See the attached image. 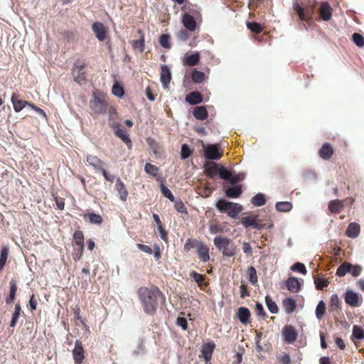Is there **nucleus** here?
Segmentation results:
<instances>
[{
	"mask_svg": "<svg viewBox=\"0 0 364 364\" xmlns=\"http://www.w3.org/2000/svg\"><path fill=\"white\" fill-rule=\"evenodd\" d=\"M343 202L339 200H331L328 203V209L331 212L338 213L343 208Z\"/></svg>",
	"mask_w": 364,
	"mask_h": 364,
	"instance_id": "nucleus-27",
	"label": "nucleus"
},
{
	"mask_svg": "<svg viewBox=\"0 0 364 364\" xmlns=\"http://www.w3.org/2000/svg\"><path fill=\"white\" fill-rule=\"evenodd\" d=\"M352 339L363 340L364 330L358 326H353L352 332Z\"/></svg>",
	"mask_w": 364,
	"mask_h": 364,
	"instance_id": "nucleus-41",
	"label": "nucleus"
},
{
	"mask_svg": "<svg viewBox=\"0 0 364 364\" xmlns=\"http://www.w3.org/2000/svg\"><path fill=\"white\" fill-rule=\"evenodd\" d=\"M320 16L326 21H329L331 18V9L327 2H322L320 9Z\"/></svg>",
	"mask_w": 364,
	"mask_h": 364,
	"instance_id": "nucleus-17",
	"label": "nucleus"
},
{
	"mask_svg": "<svg viewBox=\"0 0 364 364\" xmlns=\"http://www.w3.org/2000/svg\"><path fill=\"white\" fill-rule=\"evenodd\" d=\"M190 276L198 285H201L204 279V277L202 274L193 271L191 272Z\"/></svg>",
	"mask_w": 364,
	"mask_h": 364,
	"instance_id": "nucleus-58",
	"label": "nucleus"
},
{
	"mask_svg": "<svg viewBox=\"0 0 364 364\" xmlns=\"http://www.w3.org/2000/svg\"><path fill=\"white\" fill-rule=\"evenodd\" d=\"M246 25L248 29L255 33H259L262 31V27L259 23L248 21L246 23Z\"/></svg>",
	"mask_w": 364,
	"mask_h": 364,
	"instance_id": "nucleus-45",
	"label": "nucleus"
},
{
	"mask_svg": "<svg viewBox=\"0 0 364 364\" xmlns=\"http://www.w3.org/2000/svg\"><path fill=\"white\" fill-rule=\"evenodd\" d=\"M87 216L89 221L92 224L100 225L102 221V218L100 215L94 213H87Z\"/></svg>",
	"mask_w": 364,
	"mask_h": 364,
	"instance_id": "nucleus-47",
	"label": "nucleus"
},
{
	"mask_svg": "<svg viewBox=\"0 0 364 364\" xmlns=\"http://www.w3.org/2000/svg\"><path fill=\"white\" fill-rule=\"evenodd\" d=\"M177 325L181 327L183 330H186L188 328V322L184 317H178L176 321Z\"/></svg>",
	"mask_w": 364,
	"mask_h": 364,
	"instance_id": "nucleus-61",
	"label": "nucleus"
},
{
	"mask_svg": "<svg viewBox=\"0 0 364 364\" xmlns=\"http://www.w3.org/2000/svg\"><path fill=\"white\" fill-rule=\"evenodd\" d=\"M138 294L143 304L144 311L148 314H153L156 311L158 307L159 299H165L164 294L156 287L151 289L140 287L138 290Z\"/></svg>",
	"mask_w": 364,
	"mask_h": 364,
	"instance_id": "nucleus-1",
	"label": "nucleus"
},
{
	"mask_svg": "<svg viewBox=\"0 0 364 364\" xmlns=\"http://www.w3.org/2000/svg\"><path fill=\"white\" fill-rule=\"evenodd\" d=\"M21 311V307L20 304H16L15 305L14 312L12 314V318L10 322V327H14L16 325L18 319L20 316Z\"/></svg>",
	"mask_w": 364,
	"mask_h": 364,
	"instance_id": "nucleus-38",
	"label": "nucleus"
},
{
	"mask_svg": "<svg viewBox=\"0 0 364 364\" xmlns=\"http://www.w3.org/2000/svg\"><path fill=\"white\" fill-rule=\"evenodd\" d=\"M352 39L354 43L360 47L362 48L364 46V38L362 35L358 33H355L352 36Z\"/></svg>",
	"mask_w": 364,
	"mask_h": 364,
	"instance_id": "nucleus-52",
	"label": "nucleus"
},
{
	"mask_svg": "<svg viewBox=\"0 0 364 364\" xmlns=\"http://www.w3.org/2000/svg\"><path fill=\"white\" fill-rule=\"evenodd\" d=\"M196 247L197 249V254L198 257L203 262H208L210 259L209 248L203 242L197 240H191L188 239L185 244V249L190 250L191 248Z\"/></svg>",
	"mask_w": 364,
	"mask_h": 364,
	"instance_id": "nucleus-5",
	"label": "nucleus"
},
{
	"mask_svg": "<svg viewBox=\"0 0 364 364\" xmlns=\"http://www.w3.org/2000/svg\"><path fill=\"white\" fill-rule=\"evenodd\" d=\"M204 148V156L209 160H218L222 155L219 152L218 144L203 145Z\"/></svg>",
	"mask_w": 364,
	"mask_h": 364,
	"instance_id": "nucleus-6",
	"label": "nucleus"
},
{
	"mask_svg": "<svg viewBox=\"0 0 364 364\" xmlns=\"http://www.w3.org/2000/svg\"><path fill=\"white\" fill-rule=\"evenodd\" d=\"M171 80V74L170 69L167 65H163L161 67L160 80L164 88L166 89L168 87Z\"/></svg>",
	"mask_w": 364,
	"mask_h": 364,
	"instance_id": "nucleus-10",
	"label": "nucleus"
},
{
	"mask_svg": "<svg viewBox=\"0 0 364 364\" xmlns=\"http://www.w3.org/2000/svg\"><path fill=\"white\" fill-rule=\"evenodd\" d=\"M294 9L295 11L296 12V14H298V16H299L301 20L306 19L304 10L298 3H296L294 4Z\"/></svg>",
	"mask_w": 364,
	"mask_h": 364,
	"instance_id": "nucleus-60",
	"label": "nucleus"
},
{
	"mask_svg": "<svg viewBox=\"0 0 364 364\" xmlns=\"http://www.w3.org/2000/svg\"><path fill=\"white\" fill-rule=\"evenodd\" d=\"M282 336L284 342L292 343L296 340L298 334L294 326H286L282 329Z\"/></svg>",
	"mask_w": 364,
	"mask_h": 364,
	"instance_id": "nucleus-7",
	"label": "nucleus"
},
{
	"mask_svg": "<svg viewBox=\"0 0 364 364\" xmlns=\"http://www.w3.org/2000/svg\"><path fill=\"white\" fill-rule=\"evenodd\" d=\"M251 203L255 206H262L265 204L266 199L263 193H259L251 198Z\"/></svg>",
	"mask_w": 364,
	"mask_h": 364,
	"instance_id": "nucleus-36",
	"label": "nucleus"
},
{
	"mask_svg": "<svg viewBox=\"0 0 364 364\" xmlns=\"http://www.w3.org/2000/svg\"><path fill=\"white\" fill-rule=\"evenodd\" d=\"M177 37L182 41H185L188 39L189 34L186 30H181L177 33Z\"/></svg>",
	"mask_w": 364,
	"mask_h": 364,
	"instance_id": "nucleus-62",
	"label": "nucleus"
},
{
	"mask_svg": "<svg viewBox=\"0 0 364 364\" xmlns=\"http://www.w3.org/2000/svg\"><path fill=\"white\" fill-rule=\"evenodd\" d=\"M208 176L213 177L217 172H218L219 168L215 162H206L204 165Z\"/></svg>",
	"mask_w": 364,
	"mask_h": 364,
	"instance_id": "nucleus-30",
	"label": "nucleus"
},
{
	"mask_svg": "<svg viewBox=\"0 0 364 364\" xmlns=\"http://www.w3.org/2000/svg\"><path fill=\"white\" fill-rule=\"evenodd\" d=\"M350 267L351 264L350 262H345L342 263L336 270V275L340 277H344L346 273L349 272Z\"/></svg>",
	"mask_w": 364,
	"mask_h": 364,
	"instance_id": "nucleus-33",
	"label": "nucleus"
},
{
	"mask_svg": "<svg viewBox=\"0 0 364 364\" xmlns=\"http://www.w3.org/2000/svg\"><path fill=\"white\" fill-rule=\"evenodd\" d=\"M318 153L321 158L328 160L331 157L333 150L329 144L325 143L319 149Z\"/></svg>",
	"mask_w": 364,
	"mask_h": 364,
	"instance_id": "nucleus-21",
	"label": "nucleus"
},
{
	"mask_svg": "<svg viewBox=\"0 0 364 364\" xmlns=\"http://www.w3.org/2000/svg\"><path fill=\"white\" fill-rule=\"evenodd\" d=\"M182 23L188 31H193L196 28L195 18L189 14H185L182 16Z\"/></svg>",
	"mask_w": 364,
	"mask_h": 364,
	"instance_id": "nucleus-14",
	"label": "nucleus"
},
{
	"mask_svg": "<svg viewBox=\"0 0 364 364\" xmlns=\"http://www.w3.org/2000/svg\"><path fill=\"white\" fill-rule=\"evenodd\" d=\"M341 301L336 294H333L330 299V311H338L341 309Z\"/></svg>",
	"mask_w": 364,
	"mask_h": 364,
	"instance_id": "nucleus-26",
	"label": "nucleus"
},
{
	"mask_svg": "<svg viewBox=\"0 0 364 364\" xmlns=\"http://www.w3.org/2000/svg\"><path fill=\"white\" fill-rule=\"evenodd\" d=\"M257 215L244 217L242 218L241 223L245 228L252 226L255 223V220H257Z\"/></svg>",
	"mask_w": 364,
	"mask_h": 364,
	"instance_id": "nucleus-46",
	"label": "nucleus"
},
{
	"mask_svg": "<svg viewBox=\"0 0 364 364\" xmlns=\"http://www.w3.org/2000/svg\"><path fill=\"white\" fill-rule=\"evenodd\" d=\"M277 210L279 212H289L292 208L293 205L291 203L288 201L277 202L275 205Z\"/></svg>",
	"mask_w": 364,
	"mask_h": 364,
	"instance_id": "nucleus-32",
	"label": "nucleus"
},
{
	"mask_svg": "<svg viewBox=\"0 0 364 364\" xmlns=\"http://www.w3.org/2000/svg\"><path fill=\"white\" fill-rule=\"evenodd\" d=\"M237 317L243 325H247L250 322V311L244 306H241L237 309Z\"/></svg>",
	"mask_w": 364,
	"mask_h": 364,
	"instance_id": "nucleus-13",
	"label": "nucleus"
},
{
	"mask_svg": "<svg viewBox=\"0 0 364 364\" xmlns=\"http://www.w3.org/2000/svg\"><path fill=\"white\" fill-rule=\"evenodd\" d=\"M291 269L293 271L299 272L300 273H301L303 274H306L307 273L305 265L300 262H296V263L294 264L291 266Z\"/></svg>",
	"mask_w": 364,
	"mask_h": 364,
	"instance_id": "nucleus-55",
	"label": "nucleus"
},
{
	"mask_svg": "<svg viewBox=\"0 0 364 364\" xmlns=\"http://www.w3.org/2000/svg\"><path fill=\"white\" fill-rule=\"evenodd\" d=\"M191 154V151L189 149L188 146L186 144H183L181 146V158L182 159H186L190 156Z\"/></svg>",
	"mask_w": 364,
	"mask_h": 364,
	"instance_id": "nucleus-56",
	"label": "nucleus"
},
{
	"mask_svg": "<svg viewBox=\"0 0 364 364\" xmlns=\"http://www.w3.org/2000/svg\"><path fill=\"white\" fill-rule=\"evenodd\" d=\"M17 290V287L16 282L14 280H11L10 282V292L6 299V304H11L15 299L16 292Z\"/></svg>",
	"mask_w": 364,
	"mask_h": 364,
	"instance_id": "nucleus-35",
	"label": "nucleus"
},
{
	"mask_svg": "<svg viewBox=\"0 0 364 364\" xmlns=\"http://www.w3.org/2000/svg\"><path fill=\"white\" fill-rule=\"evenodd\" d=\"M92 29L99 41H104L106 38V28L101 22H95L92 26Z\"/></svg>",
	"mask_w": 364,
	"mask_h": 364,
	"instance_id": "nucleus-9",
	"label": "nucleus"
},
{
	"mask_svg": "<svg viewBox=\"0 0 364 364\" xmlns=\"http://www.w3.org/2000/svg\"><path fill=\"white\" fill-rule=\"evenodd\" d=\"M265 303H266L267 307L270 313L274 314L278 313L279 308H278L277 304L275 303V301H274L270 298V296L269 295L265 296Z\"/></svg>",
	"mask_w": 364,
	"mask_h": 364,
	"instance_id": "nucleus-34",
	"label": "nucleus"
},
{
	"mask_svg": "<svg viewBox=\"0 0 364 364\" xmlns=\"http://www.w3.org/2000/svg\"><path fill=\"white\" fill-rule=\"evenodd\" d=\"M73 356L75 364H80L85 358L84 348L79 340H76L75 342V348L73 350Z\"/></svg>",
	"mask_w": 364,
	"mask_h": 364,
	"instance_id": "nucleus-8",
	"label": "nucleus"
},
{
	"mask_svg": "<svg viewBox=\"0 0 364 364\" xmlns=\"http://www.w3.org/2000/svg\"><path fill=\"white\" fill-rule=\"evenodd\" d=\"M344 299L345 302L350 306L356 307L359 305V295L352 290L346 291Z\"/></svg>",
	"mask_w": 364,
	"mask_h": 364,
	"instance_id": "nucleus-11",
	"label": "nucleus"
},
{
	"mask_svg": "<svg viewBox=\"0 0 364 364\" xmlns=\"http://www.w3.org/2000/svg\"><path fill=\"white\" fill-rule=\"evenodd\" d=\"M90 108L92 114L99 115L106 112L107 103L105 95L98 91L92 92V97L90 101Z\"/></svg>",
	"mask_w": 364,
	"mask_h": 364,
	"instance_id": "nucleus-2",
	"label": "nucleus"
},
{
	"mask_svg": "<svg viewBox=\"0 0 364 364\" xmlns=\"http://www.w3.org/2000/svg\"><path fill=\"white\" fill-rule=\"evenodd\" d=\"M115 188L118 192L120 199L122 201H125L128 196V192L125 188L124 183L120 180V178L117 179Z\"/></svg>",
	"mask_w": 364,
	"mask_h": 364,
	"instance_id": "nucleus-18",
	"label": "nucleus"
},
{
	"mask_svg": "<svg viewBox=\"0 0 364 364\" xmlns=\"http://www.w3.org/2000/svg\"><path fill=\"white\" fill-rule=\"evenodd\" d=\"M215 344L213 343H208L203 346V353L206 360L210 359Z\"/></svg>",
	"mask_w": 364,
	"mask_h": 364,
	"instance_id": "nucleus-37",
	"label": "nucleus"
},
{
	"mask_svg": "<svg viewBox=\"0 0 364 364\" xmlns=\"http://www.w3.org/2000/svg\"><path fill=\"white\" fill-rule=\"evenodd\" d=\"M361 272H362V267L360 265H358V264L353 265L351 264V267L350 268L349 273L353 277H357L360 276L361 274Z\"/></svg>",
	"mask_w": 364,
	"mask_h": 364,
	"instance_id": "nucleus-54",
	"label": "nucleus"
},
{
	"mask_svg": "<svg viewBox=\"0 0 364 364\" xmlns=\"http://www.w3.org/2000/svg\"><path fill=\"white\" fill-rule=\"evenodd\" d=\"M218 174L221 179L230 181L231 176H232V171L230 170H228L224 166H220L218 170Z\"/></svg>",
	"mask_w": 364,
	"mask_h": 364,
	"instance_id": "nucleus-39",
	"label": "nucleus"
},
{
	"mask_svg": "<svg viewBox=\"0 0 364 364\" xmlns=\"http://www.w3.org/2000/svg\"><path fill=\"white\" fill-rule=\"evenodd\" d=\"M114 134L120 138L128 146L129 148H130L132 141L128 137L124 130H123L120 127H118L115 130Z\"/></svg>",
	"mask_w": 364,
	"mask_h": 364,
	"instance_id": "nucleus-31",
	"label": "nucleus"
},
{
	"mask_svg": "<svg viewBox=\"0 0 364 364\" xmlns=\"http://www.w3.org/2000/svg\"><path fill=\"white\" fill-rule=\"evenodd\" d=\"M9 249L6 246H3L1 250L0 259L6 262Z\"/></svg>",
	"mask_w": 364,
	"mask_h": 364,
	"instance_id": "nucleus-64",
	"label": "nucleus"
},
{
	"mask_svg": "<svg viewBox=\"0 0 364 364\" xmlns=\"http://www.w3.org/2000/svg\"><path fill=\"white\" fill-rule=\"evenodd\" d=\"M244 178H245V174L243 173H240L234 175V176L232 174L230 183L232 185H235L237 183L242 181Z\"/></svg>",
	"mask_w": 364,
	"mask_h": 364,
	"instance_id": "nucleus-59",
	"label": "nucleus"
},
{
	"mask_svg": "<svg viewBox=\"0 0 364 364\" xmlns=\"http://www.w3.org/2000/svg\"><path fill=\"white\" fill-rule=\"evenodd\" d=\"M112 94L118 97H122L124 95V91L123 87L119 85L118 83H114L112 89Z\"/></svg>",
	"mask_w": 364,
	"mask_h": 364,
	"instance_id": "nucleus-50",
	"label": "nucleus"
},
{
	"mask_svg": "<svg viewBox=\"0 0 364 364\" xmlns=\"http://www.w3.org/2000/svg\"><path fill=\"white\" fill-rule=\"evenodd\" d=\"M255 313L257 316H261L263 319L267 317V314L264 310L262 304L259 302L256 303Z\"/></svg>",
	"mask_w": 364,
	"mask_h": 364,
	"instance_id": "nucleus-57",
	"label": "nucleus"
},
{
	"mask_svg": "<svg viewBox=\"0 0 364 364\" xmlns=\"http://www.w3.org/2000/svg\"><path fill=\"white\" fill-rule=\"evenodd\" d=\"M139 35V39L134 40L132 41V46L134 50L139 51L140 53L144 52L145 48L144 38L141 30L138 31Z\"/></svg>",
	"mask_w": 364,
	"mask_h": 364,
	"instance_id": "nucleus-23",
	"label": "nucleus"
},
{
	"mask_svg": "<svg viewBox=\"0 0 364 364\" xmlns=\"http://www.w3.org/2000/svg\"><path fill=\"white\" fill-rule=\"evenodd\" d=\"M283 306L287 314H291L296 307V301L291 298H287L283 300Z\"/></svg>",
	"mask_w": 364,
	"mask_h": 364,
	"instance_id": "nucleus-28",
	"label": "nucleus"
},
{
	"mask_svg": "<svg viewBox=\"0 0 364 364\" xmlns=\"http://www.w3.org/2000/svg\"><path fill=\"white\" fill-rule=\"evenodd\" d=\"M199 60L200 55L196 52L189 55H186L183 59V63L188 66H194L198 63Z\"/></svg>",
	"mask_w": 364,
	"mask_h": 364,
	"instance_id": "nucleus-25",
	"label": "nucleus"
},
{
	"mask_svg": "<svg viewBox=\"0 0 364 364\" xmlns=\"http://www.w3.org/2000/svg\"><path fill=\"white\" fill-rule=\"evenodd\" d=\"M86 161L97 171H101L105 166V164L100 159L94 155H87Z\"/></svg>",
	"mask_w": 364,
	"mask_h": 364,
	"instance_id": "nucleus-12",
	"label": "nucleus"
},
{
	"mask_svg": "<svg viewBox=\"0 0 364 364\" xmlns=\"http://www.w3.org/2000/svg\"><path fill=\"white\" fill-rule=\"evenodd\" d=\"M346 235L350 238H356L360 234V225L356 223H350L346 231Z\"/></svg>",
	"mask_w": 364,
	"mask_h": 364,
	"instance_id": "nucleus-16",
	"label": "nucleus"
},
{
	"mask_svg": "<svg viewBox=\"0 0 364 364\" xmlns=\"http://www.w3.org/2000/svg\"><path fill=\"white\" fill-rule=\"evenodd\" d=\"M77 68V73L74 76V80L80 85H83L86 82L85 73L83 70L84 66L79 65Z\"/></svg>",
	"mask_w": 364,
	"mask_h": 364,
	"instance_id": "nucleus-29",
	"label": "nucleus"
},
{
	"mask_svg": "<svg viewBox=\"0 0 364 364\" xmlns=\"http://www.w3.org/2000/svg\"><path fill=\"white\" fill-rule=\"evenodd\" d=\"M216 207L220 212L227 213L232 218L237 217L242 210V206L236 203H232L224 199H220L216 203Z\"/></svg>",
	"mask_w": 364,
	"mask_h": 364,
	"instance_id": "nucleus-4",
	"label": "nucleus"
},
{
	"mask_svg": "<svg viewBox=\"0 0 364 364\" xmlns=\"http://www.w3.org/2000/svg\"><path fill=\"white\" fill-rule=\"evenodd\" d=\"M160 188L161 193L164 197L167 198L171 201L174 200V196L172 194L171 191L163 183H161Z\"/></svg>",
	"mask_w": 364,
	"mask_h": 364,
	"instance_id": "nucleus-48",
	"label": "nucleus"
},
{
	"mask_svg": "<svg viewBox=\"0 0 364 364\" xmlns=\"http://www.w3.org/2000/svg\"><path fill=\"white\" fill-rule=\"evenodd\" d=\"M191 78L195 83H201L205 79V74L201 71L193 70L191 73Z\"/></svg>",
	"mask_w": 364,
	"mask_h": 364,
	"instance_id": "nucleus-42",
	"label": "nucleus"
},
{
	"mask_svg": "<svg viewBox=\"0 0 364 364\" xmlns=\"http://www.w3.org/2000/svg\"><path fill=\"white\" fill-rule=\"evenodd\" d=\"M242 250H243L244 253H245L248 255H252V248L251 245H250V243L247 242H244L242 243Z\"/></svg>",
	"mask_w": 364,
	"mask_h": 364,
	"instance_id": "nucleus-63",
	"label": "nucleus"
},
{
	"mask_svg": "<svg viewBox=\"0 0 364 364\" xmlns=\"http://www.w3.org/2000/svg\"><path fill=\"white\" fill-rule=\"evenodd\" d=\"M144 171L146 173L156 176L159 171L158 167L150 163H146L144 166Z\"/></svg>",
	"mask_w": 364,
	"mask_h": 364,
	"instance_id": "nucleus-51",
	"label": "nucleus"
},
{
	"mask_svg": "<svg viewBox=\"0 0 364 364\" xmlns=\"http://www.w3.org/2000/svg\"><path fill=\"white\" fill-rule=\"evenodd\" d=\"M248 280L252 284L257 283V271L254 267H250L247 270Z\"/></svg>",
	"mask_w": 364,
	"mask_h": 364,
	"instance_id": "nucleus-43",
	"label": "nucleus"
},
{
	"mask_svg": "<svg viewBox=\"0 0 364 364\" xmlns=\"http://www.w3.org/2000/svg\"><path fill=\"white\" fill-rule=\"evenodd\" d=\"M325 312H326V304L323 300H321L318 303L316 308V311H315L316 317L318 319H321L323 316Z\"/></svg>",
	"mask_w": 364,
	"mask_h": 364,
	"instance_id": "nucleus-40",
	"label": "nucleus"
},
{
	"mask_svg": "<svg viewBox=\"0 0 364 364\" xmlns=\"http://www.w3.org/2000/svg\"><path fill=\"white\" fill-rule=\"evenodd\" d=\"M73 240L75 243L82 249L84 245V235L81 231H75L73 235Z\"/></svg>",
	"mask_w": 364,
	"mask_h": 364,
	"instance_id": "nucleus-44",
	"label": "nucleus"
},
{
	"mask_svg": "<svg viewBox=\"0 0 364 364\" xmlns=\"http://www.w3.org/2000/svg\"><path fill=\"white\" fill-rule=\"evenodd\" d=\"M328 281L325 278H315L314 284L317 289H323L324 287L328 285Z\"/></svg>",
	"mask_w": 364,
	"mask_h": 364,
	"instance_id": "nucleus-49",
	"label": "nucleus"
},
{
	"mask_svg": "<svg viewBox=\"0 0 364 364\" xmlns=\"http://www.w3.org/2000/svg\"><path fill=\"white\" fill-rule=\"evenodd\" d=\"M242 193V186L237 185L233 187L228 188L225 191V196L230 198H237Z\"/></svg>",
	"mask_w": 364,
	"mask_h": 364,
	"instance_id": "nucleus-22",
	"label": "nucleus"
},
{
	"mask_svg": "<svg viewBox=\"0 0 364 364\" xmlns=\"http://www.w3.org/2000/svg\"><path fill=\"white\" fill-rule=\"evenodd\" d=\"M287 288L291 292H299L301 289V283L299 279L296 277H289L286 282Z\"/></svg>",
	"mask_w": 364,
	"mask_h": 364,
	"instance_id": "nucleus-15",
	"label": "nucleus"
},
{
	"mask_svg": "<svg viewBox=\"0 0 364 364\" xmlns=\"http://www.w3.org/2000/svg\"><path fill=\"white\" fill-rule=\"evenodd\" d=\"M193 114L194 117L198 120H204L207 119L208 114L205 107L198 106L193 109Z\"/></svg>",
	"mask_w": 364,
	"mask_h": 364,
	"instance_id": "nucleus-24",
	"label": "nucleus"
},
{
	"mask_svg": "<svg viewBox=\"0 0 364 364\" xmlns=\"http://www.w3.org/2000/svg\"><path fill=\"white\" fill-rule=\"evenodd\" d=\"M186 101L190 105H198L203 102V97L198 92H191L186 96Z\"/></svg>",
	"mask_w": 364,
	"mask_h": 364,
	"instance_id": "nucleus-20",
	"label": "nucleus"
},
{
	"mask_svg": "<svg viewBox=\"0 0 364 364\" xmlns=\"http://www.w3.org/2000/svg\"><path fill=\"white\" fill-rule=\"evenodd\" d=\"M159 43L161 46L165 48H171V44L169 43V36L167 34H162L159 38Z\"/></svg>",
	"mask_w": 364,
	"mask_h": 364,
	"instance_id": "nucleus-53",
	"label": "nucleus"
},
{
	"mask_svg": "<svg viewBox=\"0 0 364 364\" xmlns=\"http://www.w3.org/2000/svg\"><path fill=\"white\" fill-rule=\"evenodd\" d=\"M231 240L223 236H216L213 240L215 246L226 257H232L235 255V247L230 244Z\"/></svg>",
	"mask_w": 364,
	"mask_h": 364,
	"instance_id": "nucleus-3",
	"label": "nucleus"
},
{
	"mask_svg": "<svg viewBox=\"0 0 364 364\" xmlns=\"http://www.w3.org/2000/svg\"><path fill=\"white\" fill-rule=\"evenodd\" d=\"M11 101L16 112L21 111L26 105H28L27 102L20 100L16 94L12 95Z\"/></svg>",
	"mask_w": 364,
	"mask_h": 364,
	"instance_id": "nucleus-19",
	"label": "nucleus"
}]
</instances>
